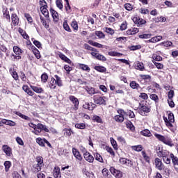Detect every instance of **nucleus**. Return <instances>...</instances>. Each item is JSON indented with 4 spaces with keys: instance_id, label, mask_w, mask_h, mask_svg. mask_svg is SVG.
<instances>
[{
    "instance_id": "f257e3e1",
    "label": "nucleus",
    "mask_w": 178,
    "mask_h": 178,
    "mask_svg": "<svg viewBox=\"0 0 178 178\" xmlns=\"http://www.w3.org/2000/svg\"><path fill=\"white\" fill-rule=\"evenodd\" d=\"M163 119L165 126L170 130V131L175 133V131H176V127L173 125V123H175V115L173 113H168V118L164 115L163 116Z\"/></svg>"
},
{
    "instance_id": "f03ea898",
    "label": "nucleus",
    "mask_w": 178,
    "mask_h": 178,
    "mask_svg": "<svg viewBox=\"0 0 178 178\" xmlns=\"http://www.w3.org/2000/svg\"><path fill=\"white\" fill-rule=\"evenodd\" d=\"M154 136L158 141L163 143V144H165V145H168V147H173L175 145L173 140H172V138L169 136H163L157 133H154Z\"/></svg>"
},
{
    "instance_id": "7ed1b4c3",
    "label": "nucleus",
    "mask_w": 178,
    "mask_h": 178,
    "mask_svg": "<svg viewBox=\"0 0 178 178\" xmlns=\"http://www.w3.org/2000/svg\"><path fill=\"white\" fill-rule=\"evenodd\" d=\"M58 87H62L63 86V82H62V79L58 75H54V78L51 77L50 81L49 82V87L51 90H55Z\"/></svg>"
},
{
    "instance_id": "20e7f679",
    "label": "nucleus",
    "mask_w": 178,
    "mask_h": 178,
    "mask_svg": "<svg viewBox=\"0 0 178 178\" xmlns=\"http://www.w3.org/2000/svg\"><path fill=\"white\" fill-rule=\"evenodd\" d=\"M138 111V113L140 114L141 116H147V113H149V112H151V107L147 104H144L140 102L139 104Z\"/></svg>"
},
{
    "instance_id": "39448f33",
    "label": "nucleus",
    "mask_w": 178,
    "mask_h": 178,
    "mask_svg": "<svg viewBox=\"0 0 178 178\" xmlns=\"http://www.w3.org/2000/svg\"><path fill=\"white\" fill-rule=\"evenodd\" d=\"M117 112L118 115L114 117V120H115L117 123H123V122H124V116H126V111L123 109H118Z\"/></svg>"
},
{
    "instance_id": "423d86ee",
    "label": "nucleus",
    "mask_w": 178,
    "mask_h": 178,
    "mask_svg": "<svg viewBox=\"0 0 178 178\" xmlns=\"http://www.w3.org/2000/svg\"><path fill=\"white\" fill-rule=\"evenodd\" d=\"M72 154L74 158H76V159L79 161V165H84V163H86V161L84 160V159H83V156H81V154H80L79 149H76L75 147H73Z\"/></svg>"
},
{
    "instance_id": "0eeeda50",
    "label": "nucleus",
    "mask_w": 178,
    "mask_h": 178,
    "mask_svg": "<svg viewBox=\"0 0 178 178\" xmlns=\"http://www.w3.org/2000/svg\"><path fill=\"white\" fill-rule=\"evenodd\" d=\"M42 130L45 131V133H49V129L47 127V125H44L41 123H38L36 125V130L32 131V133H33V134H35V136H39L40 133H41Z\"/></svg>"
},
{
    "instance_id": "6e6552de",
    "label": "nucleus",
    "mask_w": 178,
    "mask_h": 178,
    "mask_svg": "<svg viewBox=\"0 0 178 178\" xmlns=\"http://www.w3.org/2000/svg\"><path fill=\"white\" fill-rule=\"evenodd\" d=\"M119 163L120 165L127 166V168H133L134 166V162H133V161L124 157H120L119 159Z\"/></svg>"
},
{
    "instance_id": "1a4fd4ad",
    "label": "nucleus",
    "mask_w": 178,
    "mask_h": 178,
    "mask_svg": "<svg viewBox=\"0 0 178 178\" xmlns=\"http://www.w3.org/2000/svg\"><path fill=\"white\" fill-rule=\"evenodd\" d=\"M93 101L97 105H106V100H105V97H102L98 95H94Z\"/></svg>"
},
{
    "instance_id": "9d476101",
    "label": "nucleus",
    "mask_w": 178,
    "mask_h": 178,
    "mask_svg": "<svg viewBox=\"0 0 178 178\" xmlns=\"http://www.w3.org/2000/svg\"><path fill=\"white\" fill-rule=\"evenodd\" d=\"M161 158H162V160L165 165H170L172 160H170V153L169 151L164 150V153L161 156Z\"/></svg>"
},
{
    "instance_id": "9b49d317",
    "label": "nucleus",
    "mask_w": 178,
    "mask_h": 178,
    "mask_svg": "<svg viewBox=\"0 0 178 178\" xmlns=\"http://www.w3.org/2000/svg\"><path fill=\"white\" fill-rule=\"evenodd\" d=\"M134 23L136 24L137 27H143L144 24H147V21L140 17H134L132 19Z\"/></svg>"
},
{
    "instance_id": "f8f14e48",
    "label": "nucleus",
    "mask_w": 178,
    "mask_h": 178,
    "mask_svg": "<svg viewBox=\"0 0 178 178\" xmlns=\"http://www.w3.org/2000/svg\"><path fill=\"white\" fill-rule=\"evenodd\" d=\"M154 165L156 169L158 170H165V164L162 162V160L158 157L154 159Z\"/></svg>"
},
{
    "instance_id": "ddd939ff",
    "label": "nucleus",
    "mask_w": 178,
    "mask_h": 178,
    "mask_svg": "<svg viewBox=\"0 0 178 178\" xmlns=\"http://www.w3.org/2000/svg\"><path fill=\"white\" fill-rule=\"evenodd\" d=\"M110 172L115 178L123 177V172L119 170H117L116 168H115V167H111Z\"/></svg>"
},
{
    "instance_id": "4468645a",
    "label": "nucleus",
    "mask_w": 178,
    "mask_h": 178,
    "mask_svg": "<svg viewBox=\"0 0 178 178\" xmlns=\"http://www.w3.org/2000/svg\"><path fill=\"white\" fill-rule=\"evenodd\" d=\"M69 99L74 105V110L77 111L79 109V105L80 104V102H79V99H77V97H74V95H70L69 97Z\"/></svg>"
},
{
    "instance_id": "2eb2a0df",
    "label": "nucleus",
    "mask_w": 178,
    "mask_h": 178,
    "mask_svg": "<svg viewBox=\"0 0 178 178\" xmlns=\"http://www.w3.org/2000/svg\"><path fill=\"white\" fill-rule=\"evenodd\" d=\"M1 149L3 153L6 154L7 156H12V147H9L8 145H3Z\"/></svg>"
},
{
    "instance_id": "dca6fc26",
    "label": "nucleus",
    "mask_w": 178,
    "mask_h": 178,
    "mask_svg": "<svg viewBox=\"0 0 178 178\" xmlns=\"http://www.w3.org/2000/svg\"><path fill=\"white\" fill-rule=\"evenodd\" d=\"M83 109H87L88 111H94V109H95V108H97V104L92 103V102H86L83 105Z\"/></svg>"
},
{
    "instance_id": "f3484780",
    "label": "nucleus",
    "mask_w": 178,
    "mask_h": 178,
    "mask_svg": "<svg viewBox=\"0 0 178 178\" xmlns=\"http://www.w3.org/2000/svg\"><path fill=\"white\" fill-rule=\"evenodd\" d=\"M47 8H48V5H44L43 6L40 7V10L42 15H43L46 19H49V12Z\"/></svg>"
},
{
    "instance_id": "a211bd4d",
    "label": "nucleus",
    "mask_w": 178,
    "mask_h": 178,
    "mask_svg": "<svg viewBox=\"0 0 178 178\" xmlns=\"http://www.w3.org/2000/svg\"><path fill=\"white\" fill-rule=\"evenodd\" d=\"M83 158L86 162H88V163H94V156H92L90 152H88L83 155Z\"/></svg>"
},
{
    "instance_id": "6ab92c4d",
    "label": "nucleus",
    "mask_w": 178,
    "mask_h": 178,
    "mask_svg": "<svg viewBox=\"0 0 178 178\" xmlns=\"http://www.w3.org/2000/svg\"><path fill=\"white\" fill-rule=\"evenodd\" d=\"M50 13L52 16L54 22L57 23V22H59V14L56 10L53 9L52 8H50Z\"/></svg>"
},
{
    "instance_id": "aec40b11",
    "label": "nucleus",
    "mask_w": 178,
    "mask_h": 178,
    "mask_svg": "<svg viewBox=\"0 0 178 178\" xmlns=\"http://www.w3.org/2000/svg\"><path fill=\"white\" fill-rule=\"evenodd\" d=\"M42 165H40V164L35 163L32 165L31 170L33 173H38L42 170Z\"/></svg>"
},
{
    "instance_id": "412c9836",
    "label": "nucleus",
    "mask_w": 178,
    "mask_h": 178,
    "mask_svg": "<svg viewBox=\"0 0 178 178\" xmlns=\"http://www.w3.org/2000/svg\"><path fill=\"white\" fill-rule=\"evenodd\" d=\"M129 87H131L132 90H142L141 86L136 81H131L129 83Z\"/></svg>"
},
{
    "instance_id": "4be33fe9",
    "label": "nucleus",
    "mask_w": 178,
    "mask_h": 178,
    "mask_svg": "<svg viewBox=\"0 0 178 178\" xmlns=\"http://www.w3.org/2000/svg\"><path fill=\"white\" fill-rule=\"evenodd\" d=\"M53 176L54 178L61 177L60 168L58 166L54 167V169L53 170Z\"/></svg>"
},
{
    "instance_id": "5701e85b",
    "label": "nucleus",
    "mask_w": 178,
    "mask_h": 178,
    "mask_svg": "<svg viewBox=\"0 0 178 178\" xmlns=\"http://www.w3.org/2000/svg\"><path fill=\"white\" fill-rule=\"evenodd\" d=\"M125 126L127 129H129L131 131H136V127H134V124H133V122L131 121L127 120V121L124 122Z\"/></svg>"
},
{
    "instance_id": "b1692460",
    "label": "nucleus",
    "mask_w": 178,
    "mask_h": 178,
    "mask_svg": "<svg viewBox=\"0 0 178 178\" xmlns=\"http://www.w3.org/2000/svg\"><path fill=\"white\" fill-rule=\"evenodd\" d=\"M18 33H19V34H21L22 37H23V38H24V40H30V36H29V34H27V33L26 32V31H24L23 29L22 28H18Z\"/></svg>"
},
{
    "instance_id": "393cba45",
    "label": "nucleus",
    "mask_w": 178,
    "mask_h": 178,
    "mask_svg": "<svg viewBox=\"0 0 178 178\" xmlns=\"http://www.w3.org/2000/svg\"><path fill=\"white\" fill-rule=\"evenodd\" d=\"M135 69H136V70H140V72H144V70H145V67H144V63H143V62L138 61L135 64Z\"/></svg>"
},
{
    "instance_id": "a878e982",
    "label": "nucleus",
    "mask_w": 178,
    "mask_h": 178,
    "mask_svg": "<svg viewBox=\"0 0 178 178\" xmlns=\"http://www.w3.org/2000/svg\"><path fill=\"white\" fill-rule=\"evenodd\" d=\"M22 90L30 97H33V95H34V92H33L27 85H24L22 86Z\"/></svg>"
},
{
    "instance_id": "bb28decb",
    "label": "nucleus",
    "mask_w": 178,
    "mask_h": 178,
    "mask_svg": "<svg viewBox=\"0 0 178 178\" xmlns=\"http://www.w3.org/2000/svg\"><path fill=\"white\" fill-rule=\"evenodd\" d=\"M138 31H140L138 30V28H136V27L131 28L127 31V35H135V34H137V33H138Z\"/></svg>"
},
{
    "instance_id": "cd10ccee",
    "label": "nucleus",
    "mask_w": 178,
    "mask_h": 178,
    "mask_svg": "<svg viewBox=\"0 0 178 178\" xmlns=\"http://www.w3.org/2000/svg\"><path fill=\"white\" fill-rule=\"evenodd\" d=\"M95 70L96 72H99V73H106V67L102 65H96L94 67Z\"/></svg>"
},
{
    "instance_id": "c85d7f7f",
    "label": "nucleus",
    "mask_w": 178,
    "mask_h": 178,
    "mask_svg": "<svg viewBox=\"0 0 178 178\" xmlns=\"http://www.w3.org/2000/svg\"><path fill=\"white\" fill-rule=\"evenodd\" d=\"M11 20L14 26H19V17L16 14H12Z\"/></svg>"
},
{
    "instance_id": "c756f323",
    "label": "nucleus",
    "mask_w": 178,
    "mask_h": 178,
    "mask_svg": "<svg viewBox=\"0 0 178 178\" xmlns=\"http://www.w3.org/2000/svg\"><path fill=\"white\" fill-rule=\"evenodd\" d=\"M94 160L95 159L97 161V162H100V163H104V159L102 158V156L98 152H95L93 154Z\"/></svg>"
},
{
    "instance_id": "7c9ffc66",
    "label": "nucleus",
    "mask_w": 178,
    "mask_h": 178,
    "mask_svg": "<svg viewBox=\"0 0 178 178\" xmlns=\"http://www.w3.org/2000/svg\"><path fill=\"white\" fill-rule=\"evenodd\" d=\"M13 51L15 55H19V56L20 55H22V54L24 52V51L20 49V47H19L18 46H14L13 47Z\"/></svg>"
},
{
    "instance_id": "2f4dec72",
    "label": "nucleus",
    "mask_w": 178,
    "mask_h": 178,
    "mask_svg": "<svg viewBox=\"0 0 178 178\" xmlns=\"http://www.w3.org/2000/svg\"><path fill=\"white\" fill-rule=\"evenodd\" d=\"M30 87L31 90H33V91H34V92H36L37 94H42V92H44V89H42V88L34 86L32 85H31Z\"/></svg>"
},
{
    "instance_id": "473e14b6",
    "label": "nucleus",
    "mask_w": 178,
    "mask_h": 178,
    "mask_svg": "<svg viewBox=\"0 0 178 178\" xmlns=\"http://www.w3.org/2000/svg\"><path fill=\"white\" fill-rule=\"evenodd\" d=\"M139 77L144 80L145 83H149L151 81V76L149 74H140Z\"/></svg>"
},
{
    "instance_id": "72a5a7b5",
    "label": "nucleus",
    "mask_w": 178,
    "mask_h": 178,
    "mask_svg": "<svg viewBox=\"0 0 178 178\" xmlns=\"http://www.w3.org/2000/svg\"><path fill=\"white\" fill-rule=\"evenodd\" d=\"M170 158L174 166H178V157L175 156L173 153H170Z\"/></svg>"
},
{
    "instance_id": "f704fd0d",
    "label": "nucleus",
    "mask_w": 178,
    "mask_h": 178,
    "mask_svg": "<svg viewBox=\"0 0 178 178\" xmlns=\"http://www.w3.org/2000/svg\"><path fill=\"white\" fill-rule=\"evenodd\" d=\"M2 123L3 124H7V126H11V127H15L16 126V122L10 120H6V119H3L1 120Z\"/></svg>"
},
{
    "instance_id": "c9c22d12",
    "label": "nucleus",
    "mask_w": 178,
    "mask_h": 178,
    "mask_svg": "<svg viewBox=\"0 0 178 178\" xmlns=\"http://www.w3.org/2000/svg\"><path fill=\"white\" fill-rule=\"evenodd\" d=\"M36 164L40 165V166L44 167V158L41 156H37L35 157Z\"/></svg>"
},
{
    "instance_id": "e433bc0d",
    "label": "nucleus",
    "mask_w": 178,
    "mask_h": 178,
    "mask_svg": "<svg viewBox=\"0 0 178 178\" xmlns=\"http://www.w3.org/2000/svg\"><path fill=\"white\" fill-rule=\"evenodd\" d=\"M85 90L87 91L88 94L90 95H94V94H97L95 92V88L90 87V86H86Z\"/></svg>"
},
{
    "instance_id": "4c0bfd02",
    "label": "nucleus",
    "mask_w": 178,
    "mask_h": 178,
    "mask_svg": "<svg viewBox=\"0 0 178 178\" xmlns=\"http://www.w3.org/2000/svg\"><path fill=\"white\" fill-rule=\"evenodd\" d=\"M141 154L144 161H145V162H147V163H149V162H151V157H149V156L147 154V152H145V151H142Z\"/></svg>"
},
{
    "instance_id": "58836bf2",
    "label": "nucleus",
    "mask_w": 178,
    "mask_h": 178,
    "mask_svg": "<svg viewBox=\"0 0 178 178\" xmlns=\"http://www.w3.org/2000/svg\"><path fill=\"white\" fill-rule=\"evenodd\" d=\"M88 44H90V45H92L93 47H97V48H104V45L102 44L101 43H98L92 40H88Z\"/></svg>"
},
{
    "instance_id": "ea45409f",
    "label": "nucleus",
    "mask_w": 178,
    "mask_h": 178,
    "mask_svg": "<svg viewBox=\"0 0 178 178\" xmlns=\"http://www.w3.org/2000/svg\"><path fill=\"white\" fill-rule=\"evenodd\" d=\"M15 115H17V116H19L22 119H24V120H28V121L31 120V118H30V117L25 115L24 114H22V113H20L19 111H16Z\"/></svg>"
},
{
    "instance_id": "a19ab883",
    "label": "nucleus",
    "mask_w": 178,
    "mask_h": 178,
    "mask_svg": "<svg viewBox=\"0 0 178 178\" xmlns=\"http://www.w3.org/2000/svg\"><path fill=\"white\" fill-rule=\"evenodd\" d=\"M156 152L157 156H159V158H161V156H162L163 154H165V150H163V149H162L161 147L157 146Z\"/></svg>"
},
{
    "instance_id": "79ce46f5",
    "label": "nucleus",
    "mask_w": 178,
    "mask_h": 178,
    "mask_svg": "<svg viewBox=\"0 0 178 178\" xmlns=\"http://www.w3.org/2000/svg\"><path fill=\"white\" fill-rule=\"evenodd\" d=\"M140 134L142 136H144V137H152V134L149 129H144L140 132Z\"/></svg>"
},
{
    "instance_id": "37998d69",
    "label": "nucleus",
    "mask_w": 178,
    "mask_h": 178,
    "mask_svg": "<svg viewBox=\"0 0 178 178\" xmlns=\"http://www.w3.org/2000/svg\"><path fill=\"white\" fill-rule=\"evenodd\" d=\"M79 69H81V70H83L84 72H90V71L91 70L90 67H88V65H87L86 64L80 63V64H79Z\"/></svg>"
},
{
    "instance_id": "c03bdc74",
    "label": "nucleus",
    "mask_w": 178,
    "mask_h": 178,
    "mask_svg": "<svg viewBox=\"0 0 178 178\" xmlns=\"http://www.w3.org/2000/svg\"><path fill=\"white\" fill-rule=\"evenodd\" d=\"M36 143L40 147H45V138H36Z\"/></svg>"
},
{
    "instance_id": "a18cd8bd",
    "label": "nucleus",
    "mask_w": 178,
    "mask_h": 178,
    "mask_svg": "<svg viewBox=\"0 0 178 178\" xmlns=\"http://www.w3.org/2000/svg\"><path fill=\"white\" fill-rule=\"evenodd\" d=\"M3 16L8 20H10V15H9V10H8V8H3Z\"/></svg>"
},
{
    "instance_id": "49530a36",
    "label": "nucleus",
    "mask_w": 178,
    "mask_h": 178,
    "mask_svg": "<svg viewBox=\"0 0 178 178\" xmlns=\"http://www.w3.org/2000/svg\"><path fill=\"white\" fill-rule=\"evenodd\" d=\"M105 149H106V151H107L108 152V154H110V155L111 156L115 158V151H113V149H112V147H111L109 146H106Z\"/></svg>"
},
{
    "instance_id": "de8ad7c7",
    "label": "nucleus",
    "mask_w": 178,
    "mask_h": 178,
    "mask_svg": "<svg viewBox=\"0 0 178 178\" xmlns=\"http://www.w3.org/2000/svg\"><path fill=\"white\" fill-rule=\"evenodd\" d=\"M143 145H141L131 146V149L136 151V152H141V151H143Z\"/></svg>"
},
{
    "instance_id": "09e8293b",
    "label": "nucleus",
    "mask_w": 178,
    "mask_h": 178,
    "mask_svg": "<svg viewBox=\"0 0 178 178\" xmlns=\"http://www.w3.org/2000/svg\"><path fill=\"white\" fill-rule=\"evenodd\" d=\"M149 98L150 99H152V101H154L156 104H158V102H159V97L157 96L156 94H151L149 95Z\"/></svg>"
},
{
    "instance_id": "8fccbe9b",
    "label": "nucleus",
    "mask_w": 178,
    "mask_h": 178,
    "mask_svg": "<svg viewBox=\"0 0 178 178\" xmlns=\"http://www.w3.org/2000/svg\"><path fill=\"white\" fill-rule=\"evenodd\" d=\"M71 27L74 29V31H79V24H77V21H72L71 22Z\"/></svg>"
},
{
    "instance_id": "3c124183",
    "label": "nucleus",
    "mask_w": 178,
    "mask_h": 178,
    "mask_svg": "<svg viewBox=\"0 0 178 178\" xmlns=\"http://www.w3.org/2000/svg\"><path fill=\"white\" fill-rule=\"evenodd\" d=\"M92 119L94 122H96V123H103L102 118L99 117V115H95L92 116Z\"/></svg>"
},
{
    "instance_id": "603ef678",
    "label": "nucleus",
    "mask_w": 178,
    "mask_h": 178,
    "mask_svg": "<svg viewBox=\"0 0 178 178\" xmlns=\"http://www.w3.org/2000/svg\"><path fill=\"white\" fill-rule=\"evenodd\" d=\"M110 141H111L113 148H114V149L115 151H118V143L116 142V140L113 138H111Z\"/></svg>"
},
{
    "instance_id": "864d4df0",
    "label": "nucleus",
    "mask_w": 178,
    "mask_h": 178,
    "mask_svg": "<svg viewBox=\"0 0 178 178\" xmlns=\"http://www.w3.org/2000/svg\"><path fill=\"white\" fill-rule=\"evenodd\" d=\"M125 116H129L130 119H134V118H136L134 112L131 110H128L127 112H125Z\"/></svg>"
},
{
    "instance_id": "5fc2aeb1",
    "label": "nucleus",
    "mask_w": 178,
    "mask_h": 178,
    "mask_svg": "<svg viewBox=\"0 0 178 178\" xmlns=\"http://www.w3.org/2000/svg\"><path fill=\"white\" fill-rule=\"evenodd\" d=\"M152 59L154 60H156V62H161L163 60V58H162V56H161L156 54H154L152 55Z\"/></svg>"
},
{
    "instance_id": "6e6d98bb",
    "label": "nucleus",
    "mask_w": 178,
    "mask_h": 178,
    "mask_svg": "<svg viewBox=\"0 0 178 178\" xmlns=\"http://www.w3.org/2000/svg\"><path fill=\"white\" fill-rule=\"evenodd\" d=\"M84 49H87L88 51H93V52H97V49L91 46H90L88 44L85 43L83 44Z\"/></svg>"
},
{
    "instance_id": "4d7b16f0",
    "label": "nucleus",
    "mask_w": 178,
    "mask_h": 178,
    "mask_svg": "<svg viewBox=\"0 0 178 178\" xmlns=\"http://www.w3.org/2000/svg\"><path fill=\"white\" fill-rule=\"evenodd\" d=\"M24 17L26 19L29 24H33V17H31V15H30L29 13H24Z\"/></svg>"
},
{
    "instance_id": "13d9d810",
    "label": "nucleus",
    "mask_w": 178,
    "mask_h": 178,
    "mask_svg": "<svg viewBox=\"0 0 178 178\" xmlns=\"http://www.w3.org/2000/svg\"><path fill=\"white\" fill-rule=\"evenodd\" d=\"M5 171L9 172V169H10V166H12V163L9 161H6L4 162Z\"/></svg>"
},
{
    "instance_id": "bf43d9fd",
    "label": "nucleus",
    "mask_w": 178,
    "mask_h": 178,
    "mask_svg": "<svg viewBox=\"0 0 178 178\" xmlns=\"http://www.w3.org/2000/svg\"><path fill=\"white\" fill-rule=\"evenodd\" d=\"M63 131L64 134H65V136H67V137H70L72 134H74V132L72 131V129H64Z\"/></svg>"
},
{
    "instance_id": "052dcab7",
    "label": "nucleus",
    "mask_w": 178,
    "mask_h": 178,
    "mask_svg": "<svg viewBox=\"0 0 178 178\" xmlns=\"http://www.w3.org/2000/svg\"><path fill=\"white\" fill-rule=\"evenodd\" d=\"M75 128L79 129V130H84L86 129L85 123H76L75 124Z\"/></svg>"
},
{
    "instance_id": "680f3d73",
    "label": "nucleus",
    "mask_w": 178,
    "mask_h": 178,
    "mask_svg": "<svg viewBox=\"0 0 178 178\" xmlns=\"http://www.w3.org/2000/svg\"><path fill=\"white\" fill-rule=\"evenodd\" d=\"M65 12L67 15H70L72 13V7L69 3L65 4Z\"/></svg>"
},
{
    "instance_id": "e2e57ef3",
    "label": "nucleus",
    "mask_w": 178,
    "mask_h": 178,
    "mask_svg": "<svg viewBox=\"0 0 178 178\" xmlns=\"http://www.w3.org/2000/svg\"><path fill=\"white\" fill-rule=\"evenodd\" d=\"M41 81L42 83H47L48 81V74H47V72L41 75Z\"/></svg>"
},
{
    "instance_id": "0e129e2a",
    "label": "nucleus",
    "mask_w": 178,
    "mask_h": 178,
    "mask_svg": "<svg viewBox=\"0 0 178 178\" xmlns=\"http://www.w3.org/2000/svg\"><path fill=\"white\" fill-rule=\"evenodd\" d=\"M141 48H142L141 44H138V45H135V46L132 45L131 47H129V49L130 51H137L138 49H141Z\"/></svg>"
},
{
    "instance_id": "69168bd1",
    "label": "nucleus",
    "mask_w": 178,
    "mask_h": 178,
    "mask_svg": "<svg viewBox=\"0 0 178 178\" xmlns=\"http://www.w3.org/2000/svg\"><path fill=\"white\" fill-rule=\"evenodd\" d=\"M10 58L13 59V60H20V59H22V56L12 53Z\"/></svg>"
},
{
    "instance_id": "338daca9",
    "label": "nucleus",
    "mask_w": 178,
    "mask_h": 178,
    "mask_svg": "<svg viewBox=\"0 0 178 178\" xmlns=\"http://www.w3.org/2000/svg\"><path fill=\"white\" fill-rule=\"evenodd\" d=\"M154 22H157V23H159L160 22H166V17H155L154 18Z\"/></svg>"
},
{
    "instance_id": "774afa93",
    "label": "nucleus",
    "mask_w": 178,
    "mask_h": 178,
    "mask_svg": "<svg viewBox=\"0 0 178 178\" xmlns=\"http://www.w3.org/2000/svg\"><path fill=\"white\" fill-rule=\"evenodd\" d=\"M56 5L60 10H62L63 9V3H62V0H56Z\"/></svg>"
}]
</instances>
